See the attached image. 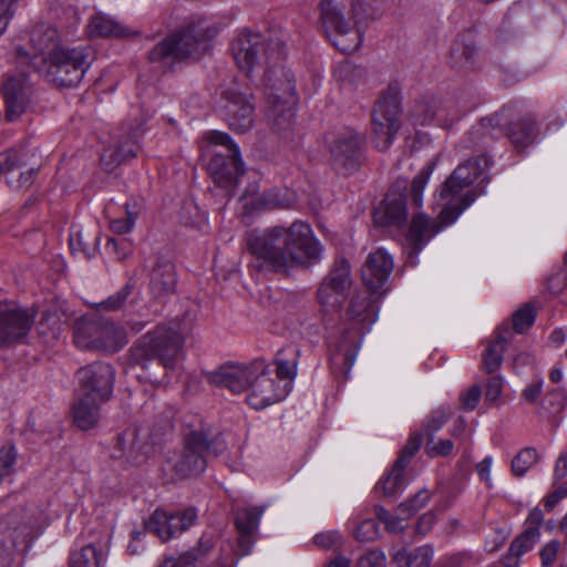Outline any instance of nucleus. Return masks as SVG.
I'll return each mask as SVG.
<instances>
[{"instance_id": "nucleus-60", "label": "nucleus", "mask_w": 567, "mask_h": 567, "mask_svg": "<svg viewBox=\"0 0 567 567\" xmlns=\"http://www.w3.org/2000/svg\"><path fill=\"white\" fill-rule=\"evenodd\" d=\"M559 550V543L551 540L540 550V559L543 567H549L555 561Z\"/></svg>"}, {"instance_id": "nucleus-21", "label": "nucleus", "mask_w": 567, "mask_h": 567, "mask_svg": "<svg viewBox=\"0 0 567 567\" xmlns=\"http://www.w3.org/2000/svg\"><path fill=\"white\" fill-rule=\"evenodd\" d=\"M393 258L384 249L371 251L362 268L361 278L364 286L372 292L381 290L393 270Z\"/></svg>"}, {"instance_id": "nucleus-18", "label": "nucleus", "mask_w": 567, "mask_h": 567, "mask_svg": "<svg viewBox=\"0 0 567 567\" xmlns=\"http://www.w3.org/2000/svg\"><path fill=\"white\" fill-rule=\"evenodd\" d=\"M225 116L229 127L244 133L252 127L255 120V105L251 94L229 89L224 93Z\"/></svg>"}, {"instance_id": "nucleus-22", "label": "nucleus", "mask_w": 567, "mask_h": 567, "mask_svg": "<svg viewBox=\"0 0 567 567\" xmlns=\"http://www.w3.org/2000/svg\"><path fill=\"white\" fill-rule=\"evenodd\" d=\"M3 100L6 105V118L18 120L27 110L31 86L24 75L10 76L3 83Z\"/></svg>"}, {"instance_id": "nucleus-53", "label": "nucleus", "mask_w": 567, "mask_h": 567, "mask_svg": "<svg viewBox=\"0 0 567 567\" xmlns=\"http://www.w3.org/2000/svg\"><path fill=\"white\" fill-rule=\"evenodd\" d=\"M313 543L318 547L330 549V548L339 547L342 543V539L338 532L330 530V532H323V533L317 534L313 537Z\"/></svg>"}, {"instance_id": "nucleus-31", "label": "nucleus", "mask_w": 567, "mask_h": 567, "mask_svg": "<svg viewBox=\"0 0 567 567\" xmlns=\"http://www.w3.org/2000/svg\"><path fill=\"white\" fill-rule=\"evenodd\" d=\"M87 29L89 34L92 37L125 38L131 34V31L125 25L103 13L92 17Z\"/></svg>"}, {"instance_id": "nucleus-40", "label": "nucleus", "mask_w": 567, "mask_h": 567, "mask_svg": "<svg viewBox=\"0 0 567 567\" xmlns=\"http://www.w3.org/2000/svg\"><path fill=\"white\" fill-rule=\"evenodd\" d=\"M370 299L364 293L354 295L349 303L347 309V316L350 320L355 321L357 323L365 322L370 315Z\"/></svg>"}, {"instance_id": "nucleus-7", "label": "nucleus", "mask_w": 567, "mask_h": 567, "mask_svg": "<svg viewBox=\"0 0 567 567\" xmlns=\"http://www.w3.org/2000/svg\"><path fill=\"white\" fill-rule=\"evenodd\" d=\"M216 33L217 30L205 21L193 23L156 44L150 52V60L167 68L177 61L197 59L209 49Z\"/></svg>"}, {"instance_id": "nucleus-32", "label": "nucleus", "mask_w": 567, "mask_h": 567, "mask_svg": "<svg viewBox=\"0 0 567 567\" xmlns=\"http://www.w3.org/2000/svg\"><path fill=\"white\" fill-rule=\"evenodd\" d=\"M105 560L104 549L89 544L71 553L69 567H102Z\"/></svg>"}, {"instance_id": "nucleus-39", "label": "nucleus", "mask_w": 567, "mask_h": 567, "mask_svg": "<svg viewBox=\"0 0 567 567\" xmlns=\"http://www.w3.org/2000/svg\"><path fill=\"white\" fill-rule=\"evenodd\" d=\"M433 557V551L427 546L415 548L409 553H399L396 559L404 561L406 567H429Z\"/></svg>"}, {"instance_id": "nucleus-11", "label": "nucleus", "mask_w": 567, "mask_h": 567, "mask_svg": "<svg viewBox=\"0 0 567 567\" xmlns=\"http://www.w3.org/2000/svg\"><path fill=\"white\" fill-rule=\"evenodd\" d=\"M281 48L278 43L269 44L257 32L241 31L234 40L231 51L238 68L247 75H258L271 61V52Z\"/></svg>"}, {"instance_id": "nucleus-51", "label": "nucleus", "mask_w": 567, "mask_h": 567, "mask_svg": "<svg viewBox=\"0 0 567 567\" xmlns=\"http://www.w3.org/2000/svg\"><path fill=\"white\" fill-rule=\"evenodd\" d=\"M431 171L422 169L413 179L411 186V195L415 205H420L422 202V193L430 179Z\"/></svg>"}, {"instance_id": "nucleus-14", "label": "nucleus", "mask_w": 567, "mask_h": 567, "mask_svg": "<svg viewBox=\"0 0 567 567\" xmlns=\"http://www.w3.org/2000/svg\"><path fill=\"white\" fill-rule=\"evenodd\" d=\"M79 395L92 402H106L114 384V370L104 362H94L81 368L78 373Z\"/></svg>"}, {"instance_id": "nucleus-3", "label": "nucleus", "mask_w": 567, "mask_h": 567, "mask_svg": "<svg viewBox=\"0 0 567 567\" xmlns=\"http://www.w3.org/2000/svg\"><path fill=\"white\" fill-rule=\"evenodd\" d=\"M210 382L234 394L246 393V402L260 410L285 399L286 388L276 385L264 362L230 363L212 373Z\"/></svg>"}, {"instance_id": "nucleus-37", "label": "nucleus", "mask_w": 567, "mask_h": 567, "mask_svg": "<svg viewBox=\"0 0 567 567\" xmlns=\"http://www.w3.org/2000/svg\"><path fill=\"white\" fill-rule=\"evenodd\" d=\"M137 216V205L126 203L122 215L110 217V229L117 235L128 234L132 231Z\"/></svg>"}, {"instance_id": "nucleus-41", "label": "nucleus", "mask_w": 567, "mask_h": 567, "mask_svg": "<svg viewBox=\"0 0 567 567\" xmlns=\"http://www.w3.org/2000/svg\"><path fill=\"white\" fill-rule=\"evenodd\" d=\"M169 514L165 511L156 509L146 523L148 532L155 534L163 542L171 539V532H168Z\"/></svg>"}, {"instance_id": "nucleus-58", "label": "nucleus", "mask_w": 567, "mask_h": 567, "mask_svg": "<svg viewBox=\"0 0 567 567\" xmlns=\"http://www.w3.org/2000/svg\"><path fill=\"white\" fill-rule=\"evenodd\" d=\"M547 401L554 412L561 411L567 405V392L561 388H556L548 392Z\"/></svg>"}, {"instance_id": "nucleus-43", "label": "nucleus", "mask_w": 567, "mask_h": 567, "mask_svg": "<svg viewBox=\"0 0 567 567\" xmlns=\"http://www.w3.org/2000/svg\"><path fill=\"white\" fill-rule=\"evenodd\" d=\"M450 416L451 411L449 408L440 406L433 410L423 423L422 431L424 435L427 437L433 436L435 432L442 429Z\"/></svg>"}, {"instance_id": "nucleus-36", "label": "nucleus", "mask_w": 567, "mask_h": 567, "mask_svg": "<svg viewBox=\"0 0 567 567\" xmlns=\"http://www.w3.org/2000/svg\"><path fill=\"white\" fill-rule=\"evenodd\" d=\"M535 128V120L532 117H525L511 123L507 127L506 134L517 147H524L532 141Z\"/></svg>"}, {"instance_id": "nucleus-8", "label": "nucleus", "mask_w": 567, "mask_h": 567, "mask_svg": "<svg viewBox=\"0 0 567 567\" xmlns=\"http://www.w3.org/2000/svg\"><path fill=\"white\" fill-rule=\"evenodd\" d=\"M94 54L86 45H64L51 60H38V72L59 86H76L89 70Z\"/></svg>"}, {"instance_id": "nucleus-63", "label": "nucleus", "mask_w": 567, "mask_h": 567, "mask_svg": "<svg viewBox=\"0 0 567 567\" xmlns=\"http://www.w3.org/2000/svg\"><path fill=\"white\" fill-rule=\"evenodd\" d=\"M127 297V292L122 290L116 292L115 295L109 297L105 301L101 302L99 307L106 311H115L118 310L124 303Z\"/></svg>"}, {"instance_id": "nucleus-4", "label": "nucleus", "mask_w": 567, "mask_h": 567, "mask_svg": "<svg viewBox=\"0 0 567 567\" xmlns=\"http://www.w3.org/2000/svg\"><path fill=\"white\" fill-rule=\"evenodd\" d=\"M282 49L276 48L271 52V61L260 71L261 81L265 85L269 123L278 128L285 130L291 126L295 117L296 90L291 72L284 68Z\"/></svg>"}, {"instance_id": "nucleus-62", "label": "nucleus", "mask_w": 567, "mask_h": 567, "mask_svg": "<svg viewBox=\"0 0 567 567\" xmlns=\"http://www.w3.org/2000/svg\"><path fill=\"white\" fill-rule=\"evenodd\" d=\"M493 457L487 455L485 456L477 465H476V472L477 475L482 481L486 483L488 487H492V466H493Z\"/></svg>"}, {"instance_id": "nucleus-46", "label": "nucleus", "mask_w": 567, "mask_h": 567, "mask_svg": "<svg viewBox=\"0 0 567 567\" xmlns=\"http://www.w3.org/2000/svg\"><path fill=\"white\" fill-rule=\"evenodd\" d=\"M535 311L530 305H524L513 315V327L516 332L522 333L528 329L535 320Z\"/></svg>"}, {"instance_id": "nucleus-29", "label": "nucleus", "mask_w": 567, "mask_h": 567, "mask_svg": "<svg viewBox=\"0 0 567 567\" xmlns=\"http://www.w3.org/2000/svg\"><path fill=\"white\" fill-rule=\"evenodd\" d=\"M404 460H396L389 473L384 474L375 485V491L384 497H395L405 485Z\"/></svg>"}, {"instance_id": "nucleus-30", "label": "nucleus", "mask_w": 567, "mask_h": 567, "mask_svg": "<svg viewBox=\"0 0 567 567\" xmlns=\"http://www.w3.org/2000/svg\"><path fill=\"white\" fill-rule=\"evenodd\" d=\"M102 402H92L79 395L72 406V416L74 424L81 430L94 427L100 417V404Z\"/></svg>"}, {"instance_id": "nucleus-64", "label": "nucleus", "mask_w": 567, "mask_h": 567, "mask_svg": "<svg viewBox=\"0 0 567 567\" xmlns=\"http://www.w3.org/2000/svg\"><path fill=\"white\" fill-rule=\"evenodd\" d=\"M567 476V447L561 451L556 460L554 467V481L555 483Z\"/></svg>"}, {"instance_id": "nucleus-19", "label": "nucleus", "mask_w": 567, "mask_h": 567, "mask_svg": "<svg viewBox=\"0 0 567 567\" xmlns=\"http://www.w3.org/2000/svg\"><path fill=\"white\" fill-rule=\"evenodd\" d=\"M246 214L255 215L274 209L289 208L295 199L287 192L269 190L260 193L257 184H251L239 198Z\"/></svg>"}, {"instance_id": "nucleus-38", "label": "nucleus", "mask_w": 567, "mask_h": 567, "mask_svg": "<svg viewBox=\"0 0 567 567\" xmlns=\"http://www.w3.org/2000/svg\"><path fill=\"white\" fill-rule=\"evenodd\" d=\"M538 462V453L533 447L520 450L512 460V472L517 477H523L527 471Z\"/></svg>"}, {"instance_id": "nucleus-17", "label": "nucleus", "mask_w": 567, "mask_h": 567, "mask_svg": "<svg viewBox=\"0 0 567 567\" xmlns=\"http://www.w3.org/2000/svg\"><path fill=\"white\" fill-rule=\"evenodd\" d=\"M34 313L0 301V347L12 344L28 334Z\"/></svg>"}, {"instance_id": "nucleus-55", "label": "nucleus", "mask_w": 567, "mask_h": 567, "mask_svg": "<svg viewBox=\"0 0 567 567\" xmlns=\"http://www.w3.org/2000/svg\"><path fill=\"white\" fill-rule=\"evenodd\" d=\"M422 444V435L419 433H412L404 445L401 455L398 460H404V467H406L410 460L413 457V455L419 451L420 446Z\"/></svg>"}, {"instance_id": "nucleus-16", "label": "nucleus", "mask_w": 567, "mask_h": 567, "mask_svg": "<svg viewBox=\"0 0 567 567\" xmlns=\"http://www.w3.org/2000/svg\"><path fill=\"white\" fill-rule=\"evenodd\" d=\"M31 526L21 512H13L0 519V567H10L18 546L29 542Z\"/></svg>"}, {"instance_id": "nucleus-28", "label": "nucleus", "mask_w": 567, "mask_h": 567, "mask_svg": "<svg viewBox=\"0 0 567 567\" xmlns=\"http://www.w3.org/2000/svg\"><path fill=\"white\" fill-rule=\"evenodd\" d=\"M262 512L257 508H240L236 512V527L239 532L238 546L247 555L252 545L250 536L257 530Z\"/></svg>"}, {"instance_id": "nucleus-13", "label": "nucleus", "mask_w": 567, "mask_h": 567, "mask_svg": "<svg viewBox=\"0 0 567 567\" xmlns=\"http://www.w3.org/2000/svg\"><path fill=\"white\" fill-rule=\"evenodd\" d=\"M63 47L56 29L41 23L30 31L29 48H16L17 59L21 63L31 64L38 71V60H51Z\"/></svg>"}, {"instance_id": "nucleus-56", "label": "nucleus", "mask_w": 567, "mask_h": 567, "mask_svg": "<svg viewBox=\"0 0 567 567\" xmlns=\"http://www.w3.org/2000/svg\"><path fill=\"white\" fill-rule=\"evenodd\" d=\"M565 497H567V482L556 485L554 491L545 497L546 511H551Z\"/></svg>"}, {"instance_id": "nucleus-47", "label": "nucleus", "mask_w": 567, "mask_h": 567, "mask_svg": "<svg viewBox=\"0 0 567 567\" xmlns=\"http://www.w3.org/2000/svg\"><path fill=\"white\" fill-rule=\"evenodd\" d=\"M17 462V452L13 446L0 449V483L12 474Z\"/></svg>"}, {"instance_id": "nucleus-45", "label": "nucleus", "mask_w": 567, "mask_h": 567, "mask_svg": "<svg viewBox=\"0 0 567 567\" xmlns=\"http://www.w3.org/2000/svg\"><path fill=\"white\" fill-rule=\"evenodd\" d=\"M196 518L197 513L194 508H188L177 515H169L168 532H171V538L192 526Z\"/></svg>"}, {"instance_id": "nucleus-52", "label": "nucleus", "mask_w": 567, "mask_h": 567, "mask_svg": "<svg viewBox=\"0 0 567 567\" xmlns=\"http://www.w3.org/2000/svg\"><path fill=\"white\" fill-rule=\"evenodd\" d=\"M504 386V380L499 375L491 377L486 382L485 399L495 403L499 400Z\"/></svg>"}, {"instance_id": "nucleus-25", "label": "nucleus", "mask_w": 567, "mask_h": 567, "mask_svg": "<svg viewBox=\"0 0 567 567\" xmlns=\"http://www.w3.org/2000/svg\"><path fill=\"white\" fill-rule=\"evenodd\" d=\"M176 275L174 265L157 260L151 271L150 290L154 299L163 300L175 292Z\"/></svg>"}, {"instance_id": "nucleus-9", "label": "nucleus", "mask_w": 567, "mask_h": 567, "mask_svg": "<svg viewBox=\"0 0 567 567\" xmlns=\"http://www.w3.org/2000/svg\"><path fill=\"white\" fill-rule=\"evenodd\" d=\"M73 340L82 350L117 352L127 343L124 327L110 320L80 318L73 326Z\"/></svg>"}, {"instance_id": "nucleus-48", "label": "nucleus", "mask_w": 567, "mask_h": 567, "mask_svg": "<svg viewBox=\"0 0 567 567\" xmlns=\"http://www.w3.org/2000/svg\"><path fill=\"white\" fill-rule=\"evenodd\" d=\"M454 444L451 440H439L435 442L433 436L427 437L425 452L431 457L447 456L452 453Z\"/></svg>"}, {"instance_id": "nucleus-61", "label": "nucleus", "mask_w": 567, "mask_h": 567, "mask_svg": "<svg viewBox=\"0 0 567 567\" xmlns=\"http://www.w3.org/2000/svg\"><path fill=\"white\" fill-rule=\"evenodd\" d=\"M195 558L192 554L185 553L177 557H166L158 567H189Z\"/></svg>"}, {"instance_id": "nucleus-2", "label": "nucleus", "mask_w": 567, "mask_h": 567, "mask_svg": "<svg viewBox=\"0 0 567 567\" xmlns=\"http://www.w3.org/2000/svg\"><path fill=\"white\" fill-rule=\"evenodd\" d=\"M486 165L485 156H475L460 164L453 171L437 194L436 204L441 208L437 223L422 214L412 219L410 239L415 247H421L443 227L453 224L475 200L476 193L473 189V183L481 176Z\"/></svg>"}, {"instance_id": "nucleus-23", "label": "nucleus", "mask_w": 567, "mask_h": 567, "mask_svg": "<svg viewBox=\"0 0 567 567\" xmlns=\"http://www.w3.org/2000/svg\"><path fill=\"white\" fill-rule=\"evenodd\" d=\"M25 154L19 150H9L0 154V174L7 177V183L13 188L28 187L33 179V169L21 171Z\"/></svg>"}, {"instance_id": "nucleus-10", "label": "nucleus", "mask_w": 567, "mask_h": 567, "mask_svg": "<svg viewBox=\"0 0 567 567\" xmlns=\"http://www.w3.org/2000/svg\"><path fill=\"white\" fill-rule=\"evenodd\" d=\"M207 140L216 145L228 148L227 155L216 154L208 163V171L217 186L229 195L239 176L244 174V164L238 146L231 137L224 132L213 131L207 134Z\"/></svg>"}, {"instance_id": "nucleus-15", "label": "nucleus", "mask_w": 567, "mask_h": 567, "mask_svg": "<svg viewBox=\"0 0 567 567\" xmlns=\"http://www.w3.org/2000/svg\"><path fill=\"white\" fill-rule=\"evenodd\" d=\"M351 282L348 260L344 258L337 259L330 274L323 279L318 289V300L326 311H336L341 307Z\"/></svg>"}, {"instance_id": "nucleus-35", "label": "nucleus", "mask_w": 567, "mask_h": 567, "mask_svg": "<svg viewBox=\"0 0 567 567\" xmlns=\"http://www.w3.org/2000/svg\"><path fill=\"white\" fill-rule=\"evenodd\" d=\"M415 116L421 124L435 123L442 127H447L455 121L454 117H449L447 109L440 103L420 105Z\"/></svg>"}, {"instance_id": "nucleus-27", "label": "nucleus", "mask_w": 567, "mask_h": 567, "mask_svg": "<svg viewBox=\"0 0 567 567\" xmlns=\"http://www.w3.org/2000/svg\"><path fill=\"white\" fill-rule=\"evenodd\" d=\"M361 145V138L353 132H346L340 135L331 145V156L337 165L342 167H351L354 165L359 148Z\"/></svg>"}, {"instance_id": "nucleus-49", "label": "nucleus", "mask_w": 567, "mask_h": 567, "mask_svg": "<svg viewBox=\"0 0 567 567\" xmlns=\"http://www.w3.org/2000/svg\"><path fill=\"white\" fill-rule=\"evenodd\" d=\"M353 536L360 542H371L379 536V527L375 520H363L353 532Z\"/></svg>"}, {"instance_id": "nucleus-6", "label": "nucleus", "mask_w": 567, "mask_h": 567, "mask_svg": "<svg viewBox=\"0 0 567 567\" xmlns=\"http://www.w3.org/2000/svg\"><path fill=\"white\" fill-rule=\"evenodd\" d=\"M193 330L187 313L172 318L142 337L138 350L142 355L154 357L166 369H174L184 355V344Z\"/></svg>"}, {"instance_id": "nucleus-33", "label": "nucleus", "mask_w": 567, "mask_h": 567, "mask_svg": "<svg viewBox=\"0 0 567 567\" xmlns=\"http://www.w3.org/2000/svg\"><path fill=\"white\" fill-rule=\"evenodd\" d=\"M137 144L127 140L123 144L107 147L101 155V162L106 171H112L124 161L135 157L137 155Z\"/></svg>"}, {"instance_id": "nucleus-1", "label": "nucleus", "mask_w": 567, "mask_h": 567, "mask_svg": "<svg viewBox=\"0 0 567 567\" xmlns=\"http://www.w3.org/2000/svg\"><path fill=\"white\" fill-rule=\"evenodd\" d=\"M254 265L259 269L287 271L319 259L322 247L309 224L295 220L289 226H275L247 240Z\"/></svg>"}, {"instance_id": "nucleus-54", "label": "nucleus", "mask_w": 567, "mask_h": 567, "mask_svg": "<svg viewBox=\"0 0 567 567\" xmlns=\"http://www.w3.org/2000/svg\"><path fill=\"white\" fill-rule=\"evenodd\" d=\"M443 564L445 567H470L477 564V559L468 553H456L446 556Z\"/></svg>"}, {"instance_id": "nucleus-24", "label": "nucleus", "mask_w": 567, "mask_h": 567, "mask_svg": "<svg viewBox=\"0 0 567 567\" xmlns=\"http://www.w3.org/2000/svg\"><path fill=\"white\" fill-rule=\"evenodd\" d=\"M408 216L404 194L391 189L385 195L381 206L374 213L378 224L400 226L405 223Z\"/></svg>"}, {"instance_id": "nucleus-42", "label": "nucleus", "mask_w": 567, "mask_h": 567, "mask_svg": "<svg viewBox=\"0 0 567 567\" xmlns=\"http://www.w3.org/2000/svg\"><path fill=\"white\" fill-rule=\"evenodd\" d=\"M539 538L540 532L524 529V532L512 542L509 551L513 556L519 557L532 550L534 546L539 542Z\"/></svg>"}, {"instance_id": "nucleus-34", "label": "nucleus", "mask_w": 567, "mask_h": 567, "mask_svg": "<svg viewBox=\"0 0 567 567\" xmlns=\"http://www.w3.org/2000/svg\"><path fill=\"white\" fill-rule=\"evenodd\" d=\"M297 353L291 352V355L287 358L282 352H279L276 358V385H284L286 388L285 398L291 390V383L297 374Z\"/></svg>"}, {"instance_id": "nucleus-57", "label": "nucleus", "mask_w": 567, "mask_h": 567, "mask_svg": "<svg viewBox=\"0 0 567 567\" xmlns=\"http://www.w3.org/2000/svg\"><path fill=\"white\" fill-rule=\"evenodd\" d=\"M385 555L381 550H370L359 560V567H384Z\"/></svg>"}, {"instance_id": "nucleus-12", "label": "nucleus", "mask_w": 567, "mask_h": 567, "mask_svg": "<svg viewBox=\"0 0 567 567\" xmlns=\"http://www.w3.org/2000/svg\"><path fill=\"white\" fill-rule=\"evenodd\" d=\"M400 101L395 92L384 94L372 114V133L375 147L388 150L400 130Z\"/></svg>"}, {"instance_id": "nucleus-26", "label": "nucleus", "mask_w": 567, "mask_h": 567, "mask_svg": "<svg viewBox=\"0 0 567 567\" xmlns=\"http://www.w3.org/2000/svg\"><path fill=\"white\" fill-rule=\"evenodd\" d=\"M513 337L508 327L498 328L492 338L486 341V348L482 354V362L487 373L499 369L503 362L504 351Z\"/></svg>"}, {"instance_id": "nucleus-5", "label": "nucleus", "mask_w": 567, "mask_h": 567, "mask_svg": "<svg viewBox=\"0 0 567 567\" xmlns=\"http://www.w3.org/2000/svg\"><path fill=\"white\" fill-rule=\"evenodd\" d=\"M320 25L332 44L343 53L355 52L362 43L358 18L365 11L362 0H321Z\"/></svg>"}, {"instance_id": "nucleus-59", "label": "nucleus", "mask_w": 567, "mask_h": 567, "mask_svg": "<svg viewBox=\"0 0 567 567\" xmlns=\"http://www.w3.org/2000/svg\"><path fill=\"white\" fill-rule=\"evenodd\" d=\"M481 399V388L477 384L472 385L465 393L461 396L462 408L465 410H474L478 404Z\"/></svg>"}, {"instance_id": "nucleus-20", "label": "nucleus", "mask_w": 567, "mask_h": 567, "mask_svg": "<svg viewBox=\"0 0 567 567\" xmlns=\"http://www.w3.org/2000/svg\"><path fill=\"white\" fill-rule=\"evenodd\" d=\"M208 450L206 437L198 432L192 433L185 443L174 467L182 476H193L200 474L206 467L205 453Z\"/></svg>"}, {"instance_id": "nucleus-44", "label": "nucleus", "mask_w": 567, "mask_h": 567, "mask_svg": "<svg viewBox=\"0 0 567 567\" xmlns=\"http://www.w3.org/2000/svg\"><path fill=\"white\" fill-rule=\"evenodd\" d=\"M358 332L350 337L348 343L340 344L332 357V362L338 364L342 362L347 369H350L355 359Z\"/></svg>"}, {"instance_id": "nucleus-50", "label": "nucleus", "mask_w": 567, "mask_h": 567, "mask_svg": "<svg viewBox=\"0 0 567 567\" xmlns=\"http://www.w3.org/2000/svg\"><path fill=\"white\" fill-rule=\"evenodd\" d=\"M430 501V492L429 491H420L413 498L409 499L405 503H402L399 506L400 512H408L409 515H413L417 511H420L422 507L426 505V503Z\"/></svg>"}]
</instances>
